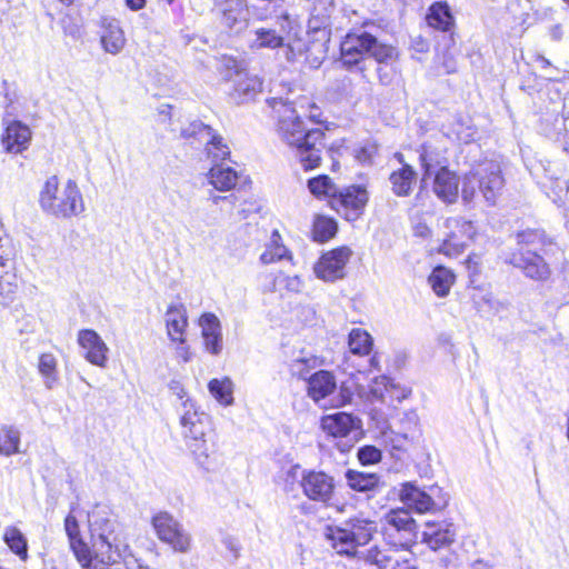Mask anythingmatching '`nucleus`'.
<instances>
[{"label": "nucleus", "mask_w": 569, "mask_h": 569, "mask_svg": "<svg viewBox=\"0 0 569 569\" xmlns=\"http://www.w3.org/2000/svg\"><path fill=\"white\" fill-rule=\"evenodd\" d=\"M358 459L362 465H373L381 460V451L375 446H365L359 449Z\"/></svg>", "instance_id": "52"}, {"label": "nucleus", "mask_w": 569, "mask_h": 569, "mask_svg": "<svg viewBox=\"0 0 569 569\" xmlns=\"http://www.w3.org/2000/svg\"><path fill=\"white\" fill-rule=\"evenodd\" d=\"M249 46L251 49H277L283 46L284 39L282 30H278L271 26L257 27L251 32Z\"/></svg>", "instance_id": "28"}, {"label": "nucleus", "mask_w": 569, "mask_h": 569, "mask_svg": "<svg viewBox=\"0 0 569 569\" xmlns=\"http://www.w3.org/2000/svg\"><path fill=\"white\" fill-rule=\"evenodd\" d=\"M320 116H321V113H320L319 109L316 106H311V110H310L308 118L311 121L319 123V122H321Z\"/></svg>", "instance_id": "61"}, {"label": "nucleus", "mask_w": 569, "mask_h": 569, "mask_svg": "<svg viewBox=\"0 0 569 569\" xmlns=\"http://www.w3.org/2000/svg\"><path fill=\"white\" fill-rule=\"evenodd\" d=\"M122 557H116L113 559L107 560L101 557L92 556V561L88 569H128L126 563L121 562Z\"/></svg>", "instance_id": "50"}, {"label": "nucleus", "mask_w": 569, "mask_h": 569, "mask_svg": "<svg viewBox=\"0 0 569 569\" xmlns=\"http://www.w3.org/2000/svg\"><path fill=\"white\" fill-rule=\"evenodd\" d=\"M209 183L219 191H229L233 189L239 180L238 172L230 168L221 164H214L209 173Z\"/></svg>", "instance_id": "33"}, {"label": "nucleus", "mask_w": 569, "mask_h": 569, "mask_svg": "<svg viewBox=\"0 0 569 569\" xmlns=\"http://www.w3.org/2000/svg\"><path fill=\"white\" fill-rule=\"evenodd\" d=\"M166 327L169 338L173 342L184 343V332L188 326L186 308L182 305H172L168 308L166 316Z\"/></svg>", "instance_id": "26"}, {"label": "nucleus", "mask_w": 569, "mask_h": 569, "mask_svg": "<svg viewBox=\"0 0 569 569\" xmlns=\"http://www.w3.org/2000/svg\"><path fill=\"white\" fill-rule=\"evenodd\" d=\"M283 286L289 292L298 293L303 288V281L298 276H288L283 278Z\"/></svg>", "instance_id": "54"}, {"label": "nucleus", "mask_w": 569, "mask_h": 569, "mask_svg": "<svg viewBox=\"0 0 569 569\" xmlns=\"http://www.w3.org/2000/svg\"><path fill=\"white\" fill-rule=\"evenodd\" d=\"M180 427L184 443L194 461L199 466L206 467L212 453L207 439L208 432L211 430L209 416L201 411L193 401L186 399L182 403Z\"/></svg>", "instance_id": "3"}, {"label": "nucleus", "mask_w": 569, "mask_h": 569, "mask_svg": "<svg viewBox=\"0 0 569 569\" xmlns=\"http://www.w3.org/2000/svg\"><path fill=\"white\" fill-rule=\"evenodd\" d=\"M78 345L83 358L91 365L106 368L108 363L109 347L101 336L92 329H81L77 336Z\"/></svg>", "instance_id": "19"}, {"label": "nucleus", "mask_w": 569, "mask_h": 569, "mask_svg": "<svg viewBox=\"0 0 569 569\" xmlns=\"http://www.w3.org/2000/svg\"><path fill=\"white\" fill-rule=\"evenodd\" d=\"M348 486L359 492L375 491L379 486V477L376 473H365L356 470L346 472Z\"/></svg>", "instance_id": "37"}, {"label": "nucleus", "mask_w": 569, "mask_h": 569, "mask_svg": "<svg viewBox=\"0 0 569 569\" xmlns=\"http://www.w3.org/2000/svg\"><path fill=\"white\" fill-rule=\"evenodd\" d=\"M505 186L499 162L485 160L473 166L461 180V198L470 203L479 191L490 206L496 203Z\"/></svg>", "instance_id": "4"}, {"label": "nucleus", "mask_w": 569, "mask_h": 569, "mask_svg": "<svg viewBox=\"0 0 569 569\" xmlns=\"http://www.w3.org/2000/svg\"><path fill=\"white\" fill-rule=\"evenodd\" d=\"M348 346L353 355L367 356L372 350V337L361 328H355L349 333Z\"/></svg>", "instance_id": "41"}, {"label": "nucleus", "mask_w": 569, "mask_h": 569, "mask_svg": "<svg viewBox=\"0 0 569 569\" xmlns=\"http://www.w3.org/2000/svg\"><path fill=\"white\" fill-rule=\"evenodd\" d=\"M399 497L407 508L418 513L437 512L448 503V498L439 487H430L426 491L412 482L401 486Z\"/></svg>", "instance_id": "8"}, {"label": "nucleus", "mask_w": 569, "mask_h": 569, "mask_svg": "<svg viewBox=\"0 0 569 569\" xmlns=\"http://www.w3.org/2000/svg\"><path fill=\"white\" fill-rule=\"evenodd\" d=\"M360 420L347 412L327 415L321 419L322 430L333 438H348L360 429Z\"/></svg>", "instance_id": "23"}, {"label": "nucleus", "mask_w": 569, "mask_h": 569, "mask_svg": "<svg viewBox=\"0 0 569 569\" xmlns=\"http://www.w3.org/2000/svg\"><path fill=\"white\" fill-rule=\"evenodd\" d=\"M126 4L133 11L142 9L146 4V0H124Z\"/></svg>", "instance_id": "60"}, {"label": "nucleus", "mask_w": 569, "mask_h": 569, "mask_svg": "<svg viewBox=\"0 0 569 569\" xmlns=\"http://www.w3.org/2000/svg\"><path fill=\"white\" fill-rule=\"evenodd\" d=\"M3 541L21 560L26 561L28 559L27 539L17 527L9 526L4 529Z\"/></svg>", "instance_id": "40"}, {"label": "nucleus", "mask_w": 569, "mask_h": 569, "mask_svg": "<svg viewBox=\"0 0 569 569\" xmlns=\"http://www.w3.org/2000/svg\"><path fill=\"white\" fill-rule=\"evenodd\" d=\"M333 12V0H315L311 16L309 19V28L315 31L327 29L328 27L331 26Z\"/></svg>", "instance_id": "34"}, {"label": "nucleus", "mask_w": 569, "mask_h": 569, "mask_svg": "<svg viewBox=\"0 0 569 569\" xmlns=\"http://www.w3.org/2000/svg\"><path fill=\"white\" fill-rule=\"evenodd\" d=\"M171 106L169 104H162L159 107V113L162 116H170Z\"/></svg>", "instance_id": "63"}, {"label": "nucleus", "mask_w": 569, "mask_h": 569, "mask_svg": "<svg viewBox=\"0 0 569 569\" xmlns=\"http://www.w3.org/2000/svg\"><path fill=\"white\" fill-rule=\"evenodd\" d=\"M341 61L345 66L358 64L366 56L372 57L379 63L388 62L396 56V50L377 40L368 32H350L340 44Z\"/></svg>", "instance_id": "6"}, {"label": "nucleus", "mask_w": 569, "mask_h": 569, "mask_svg": "<svg viewBox=\"0 0 569 569\" xmlns=\"http://www.w3.org/2000/svg\"><path fill=\"white\" fill-rule=\"evenodd\" d=\"M152 525L158 538L170 545L176 551L187 552L190 549V536L170 513L156 515Z\"/></svg>", "instance_id": "14"}, {"label": "nucleus", "mask_w": 569, "mask_h": 569, "mask_svg": "<svg viewBox=\"0 0 569 569\" xmlns=\"http://www.w3.org/2000/svg\"><path fill=\"white\" fill-rule=\"evenodd\" d=\"M375 531L376 526L372 521L357 517L341 526L328 527L326 536L338 553L350 556L359 546L367 545Z\"/></svg>", "instance_id": "7"}, {"label": "nucleus", "mask_w": 569, "mask_h": 569, "mask_svg": "<svg viewBox=\"0 0 569 569\" xmlns=\"http://www.w3.org/2000/svg\"><path fill=\"white\" fill-rule=\"evenodd\" d=\"M386 523L401 535L400 545L410 547L417 540V523L407 509H393L385 516Z\"/></svg>", "instance_id": "20"}, {"label": "nucleus", "mask_w": 569, "mask_h": 569, "mask_svg": "<svg viewBox=\"0 0 569 569\" xmlns=\"http://www.w3.org/2000/svg\"><path fill=\"white\" fill-rule=\"evenodd\" d=\"M180 136L184 139H194L206 146L208 158L213 162L226 160L230 156L229 147L223 142V138L211 127L193 121L181 130Z\"/></svg>", "instance_id": "10"}, {"label": "nucleus", "mask_w": 569, "mask_h": 569, "mask_svg": "<svg viewBox=\"0 0 569 569\" xmlns=\"http://www.w3.org/2000/svg\"><path fill=\"white\" fill-rule=\"evenodd\" d=\"M170 391L177 396L179 399H183L186 397V390L183 386L179 381H171L169 383Z\"/></svg>", "instance_id": "58"}, {"label": "nucleus", "mask_w": 569, "mask_h": 569, "mask_svg": "<svg viewBox=\"0 0 569 569\" xmlns=\"http://www.w3.org/2000/svg\"><path fill=\"white\" fill-rule=\"evenodd\" d=\"M441 64L446 73H453L457 71V61L451 54H443Z\"/></svg>", "instance_id": "56"}, {"label": "nucleus", "mask_w": 569, "mask_h": 569, "mask_svg": "<svg viewBox=\"0 0 569 569\" xmlns=\"http://www.w3.org/2000/svg\"><path fill=\"white\" fill-rule=\"evenodd\" d=\"M566 437L569 441V415H568V418H567V423H566Z\"/></svg>", "instance_id": "64"}, {"label": "nucleus", "mask_w": 569, "mask_h": 569, "mask_svg": "<svg viewBox=\"0 0 569 569\" xmlns=\"http://www.w3.org/2000/svg\"><path fill=\"white\" fill-rule=\"evenodd\" d=\"M101 44L104 51L111 54H118L122 51L126 44V37L117 21L112 20L103 24Z\"/></svg>", "instance_id": "31"}, {"label": "nucleus", "mask_w": 569, "mask_h": 569, "mask_svg": "<svg viewBox=\"0 0 569 569\" xmlns=\"http://www.w3.org/2000/svg\"><path fill=\"white\" fill-rule=\"evenodd\" d=\"M223 63L229 71L228 76L232 77L231 71L234 70L233 89L229 92L234 103H247L261 92L262 82L257 76L239 70L237 61L232 58H224Z\"/></svg>", "instance_id": "13"}, {"label": "nucleus", "mask_w": 569, "mask_h": 569, "mask_svg": "<svg viewBox=\"0 0 569 569\" xmlns=\"http://www.w3.org/2000/svg\"><path fill=\"white\" fill-rule=\"evenodd\" d=\"M336 387L335 376L327 370H320L308 379V395L316 402L330 396L336 390Z\"/></svg>", "instance_id": "29"}, {"label": "nucleus", "mask_w": 569, "mask_h": 569, "mask_svg": "<svg viewBox=\"0 0 569 569\" xmlns=\"http://www.w3.org/2000/svg\"><path fill=\"white\" fill-rule=\"evenodd\" d=\"M16 250L11 239L0 229V305L13 302L18 290L14 264Z\"/></svg>", "instance_id": "9"}, {"label": "nucleus", "mask_w": 569, "mask_h": 569, "mask_svg": "<svg viewBox=\"0 0 569 569\" xmlns=\"http://www.w3.org/2000/svg\"><path fill=\"white\" fill-rule=\"evenodd\" d=\"M337 222L328 217L318 216L313 222V234L318 241H327L337 232Z\"/></svg>", "instance_id": "45"}, {"label": "nucleus", "mask_w": 569, "mask_h": 569, "mask_svg": "<svg viewBox=\"0 0 569 569\" xmlns=\"http://www.w3.org/2000/svg\"><path fill=\"white\" fill-rule=\"evenodd\" d=\"M30 141L31 130L20 121L10 122L1 138L2 147L9 153H21L28 149Z\"/></svg>", "instance_id": "25"}, {"label": "nucleus", "mask_w": 569, "mask_h": 569, "mask_svg": "<svg viewBox=\"0 0 569 569\" xmlns=\"http://www.w3.org/2000/svg\"><path fill=\"white\" fill-rule=\"evenodd\" d=\"M280 236L278 231H273L271 236L270 243L267 246L266 250L260 256V261L263 264L273 263L276 261L282 260L288 256L287 248L279 243Z\"/></svg>", "instance_id": "44"}, {"label": "nucleus", "mask_w": 569, "mask_h": 569, "mask_svg": "<svg viewBox=\"0 0 569 569\" xmlns=\"http://www.w3.org/2000/svg\"><path fill=\"white\" fill-rule=\"evenodd\" d=\"M211 396L223 406L233 403V382L229 377L222 379H211L208 383Z\"/></svg>", "instance_id": "39"}, {"label": "nucleus", "mask_w": 569, "mask_h": 569, "mask_svg": "<svg viewBox=\"0 0 569 569\" xmlns=\"http://www.w3.org/2000/svg\"><path fill=\"white\" fill-rule=\"evenodd\" d=\"M553 187L551 188V192L553 194V201L555 202H559V201H562L563 197L568 193L569 191V184L567 182V180L565 179H557L555 182H553Z\"/></svg>", "instance_id": "53"}, {"label": "nucleus", "mask_w": 569, "mask_h": 569, "mask_svg": "<svg viewBox=\"0 0 569 569\" xmlns=\"http://www.w3.org/2000/svg\"><path fill=\"white\" fill-rule=\"evenodd\" d=\"M20 431L12 426L0 429V455L10 457L18 453L20 447Z\"/></svg>", "instance_id": "42"}, {"label": "nucleus", "mask_w": 569, "mask_h": 569, "mask_svg": "<svg viewBox=\"0 0 569 569\" xmlns=\"http://www.w3.org/2000/svg\"><path fill=\"white\" fill-rule=\"evenodd\" d=\"M509 262L522 269L527 277L535 280L547 279L550 274L549 266L543 258L530 249L513 252L509 258Z\"/></svg>", "instance_id": "21"}, {"label": "nucleus", "mask_w": 569, "mask_h": 569, "mask_svg": "<svg viewBox=\"0 0 569 569\" xmlns=\"http://www.w3.org/2000/svg\"><path fill=\"white\" fill-rule=\"evenodd\" d=\"M376 153V148L373 146L371 147H363L359 153L358 159L360 161H368L371 159V157Z\"/></svg>", "instance_id": "59"}, {"label": "nucleus", "mask_w": 569, "mask_h": 569, "mask_svg": "<svg viewBox=\"0 0 569 569\" xmlns=\"http://www.w3.org/2000/svg\"><path fill=\"white\" fill-rule=\"evenodd\" d=\"M89 525L92 540V556L102 559H113L122 557L127 549V545L121 538L119 526L107 507L97 506L89 513Z\"/></svg>", "instance_id": "5"}, {"label": "nucleus", "mask_w": 569, "mask_h": 569, "mask_svg": "<svg viewBox=\"0 0 569 569\" xmlns=\"http://www.w3.org/2000/svg\"><path fill=\"white\" fill-rule=\"evenodd\" d=\"M369 558L371 562L378 567V569H397L396 566H399L398 559H395L392 556L382 551L370 553Z\"/></svg>", "instance_id": "51"}, {"label": "nucleus", "mask_w": 569, "mask_h": 569, "mask_svg": "<svg viewBox=\"0 0 569 569\" xmlns=\"http://www.w3.org/2000/svg\"><path fill=\"white\" fill-rule=\"evenodd\" d=\"M427 22L430 27L448 31L453 24V17L447 2H436L429 8Z\"/></svg>", "instance_id": "36"}, {"label": "nucleus", "mask_w": 569, "mask_h": 569, "mask_svg": "<svg viewBox=\"0 0 569 569\" xmlns=\"http://www.w3.org/2000/svg\"><path fill=\"white\" fill-rule=\"evenodd\" d=\"M368 192L360 186L348 187L331 199V207L348 221L357 220L368 202Z\"/></svg>", "instance_id": "15"}, {"label": "nucleus", "mask_w": 569, "mask_h": 569, "mask_svg": "<svg viewBox=\"0 0 569 569\" xmlns=\"http://www.w3.org/2000/svg\"><path fill=\"white\" fill-rule=\"evenodd\" d=\"M389 180L391 190L396 196L407 197L417 182V172L411 166L403 163L400 169L390 174Z\"/></svg>", "instance_id": "30"}, {"label": "nucleus", "mask_w": 569, "mask_h": 569, "mask_svg": "<svg viewBox=\"0 0 569 569\" xmlns=\"http://www.w3.org/2000/svg\"><path fill=\"white\" fill-rule=\"evenodd\" d=\"M448 142L447 136L438 134L428 139L421 146L419 161L423 171L422 182L432 178L436 170L449 168Z\"/></svg>", "instance_id": "11"}, {"label": "nucleus", "mask_w": 569, "mask_h": 569, "mask_svg": "<svg viewBox=\"0 0 569 569\" xmlns=\"http://www.w3.org/2000/svg\"><path fill=\"white\" fill-rule=\"evenodd\" d=\"M428 530L423 532V541L433 550L447 547L453 542L456 532L452 526L427 525Z\"/></svg>", "instance_id": "32"}, {"label": "nucleus", "mask_w": 569, "mask_h": 569, "mask_svg": "<svg viewBox=\"0 0 569 569\" xmlns=\"http://www.w3.org/2000/svg\"><path fill=\"white\" fill-rule=\"evenodd\" d=\"M308 189L317 198L330 197L333 199L336 193H338L337 186L325 174L309 179Z\"/></svg>", "instance_id": "43"}, {"label": "nucleus", "mask_w": 569, "mask_h": 569, "mask_svg": "<svg viewBox=\"0 0 569 569\" xmlns=\"http://www.w3.org/2000/svg\"><path fill=\"white\" fill-rule=\"evenodd\" d=\"M201 336L206 351L211 355H219L222 351V331L218 317L213 313H203L199 319Z\"/></svg>", "instance_id": "24"}, {"label": "nucleus", "mask_w": 569, "mask_h": 569, "mask_svg": "<svg viewBox=\"0 0 569 569\" xmlns=\"http://www.w3.org/2000/svg\"><path fill=\"white\" fill-rule=\"evenodd\" d=\"M38 371L47 389H53L58 381V360L54 355L41 353L38 361Z\"/></svg>", "instance_id": "38"}, {"label": "nucleus", "mask_w": 569, "mask_h": 569, "mask_svg": "<svg viewBox=\"0 0 569 569\" xmlns=\"http://www.w3.org/2000/svg\"><path fill=\"white\" fill-rule=\"evenodd\" d=\"M39 206L43 212L57 219H71L86 210L78 183L72 179L60 183L57 176L44 181L39 193Z\"/></svg>", "instance_id": "2"}, {"label": "nucleus", "mask_w": 569, "mask_h": 569, "mask_svg": "<svg viewBox=\"0 0 569 569\" xmlns=\"http://www.w3.org/2000/svg\"><path fill=\"white\" fill-rule=\"evenodd\" d=\"M267 103L277 118L276 130L279 138L296 150V157L306 171L317 168L325 148V132L319 128L307 129L291 102L282 98H271Z\"/></svg>", "instance_id": "1"}, {"label": "nucleus", "mask_w": 569, "mask_h": 569, "mask_svg": "<svg viewBox=\"0 0 569 569\" xmlns=\"http://www.w3.org/2000/svg\"><path fill=\"white\" fill-rule=\"evenodd\" d=\"M400 430L410 432L416 439L419 435V416L415 410H408L400 418Z\"/></svg>", "instance_id": "49"}, {"label": "nucleus", "mask_w": 569, "mask_h": 569, "mask_svg": "<svg viewBox=\"0 0 569 569\" xmlns=\"http://www.w3.org/2000/svg\"><path fill=\"white\" fill-rule=\"evenodd\" d=\"M300 487L309 500L329 505L335 497L336 480L325 471L303 470Z\"/></svg>", "instance_id": "12"}, {"label": "nucleus", "mask_w": 569, "mask_h": 569, "mask_svg": "<svg viewBox=\"0 0 569 569\" xmlns=\"http://www.w3.org/2000/svg\"><path fill=\"white\" fill-rule=\"evenodd\" d=\"M317 360L315 357H299L289 363V371L292 377L308 380L310 371L316 368Z\"/></svg>", "instance_id": "46"}, {"label": "nucleus", "mask_w": 569, "mask_h": 569, "mask_svg": "<svg viewBox=\"0 0 569 569\" xmlns=\"http://www.w3.org/2000/svg\"><path fill=\"white\" fill-rule=\"evenodd\" d=\"M517 241L520 246L519 251L536 250L543 244V236L537 230H526L517 234Z\"/></svg>", "instance_id": "47"}, {"label": "nucleus", "mask_w": 569, "mask_h": 569, "mask_svg": "<svg viewBox=\"0 0 569 569\" xmlns=\"http://www.w3.org/2000/svg\"><path fill=\"white\" fill-rule=\"evenodd\" d=\"M178 355L183 358L184 361H189L190 359V351L189 348L186 346H181L178 348Z\"/></svg>", "instance_id": "62"}, {"label": "nucleus", "mask_w": 569, "mask_h": 569, "mask_svg": "<svg viewBox=\"0 0 569 569\" xmlns=\"http://www.w3.org/2000/svg\"><path fill=\"white\" fill-rule=\"evenodd\" d=\"M223 545L226 549H228L231 553V557L236 560L239 557L240 553V546L239 543L232 539V538H226L223 539Z\"/></svg>", "instance_id": "57"}, {"label": "nucleus", "mask_w": 569, "mask_h": 569, "mask_svg": "<svg viewBox=\"0 0 569 569\" xmlns=\"http://www.w3.org/2000/svg\"><path fill=\"white\" fill-rule=\"evenodd\" d=\"M64 529L69 537L70 547L77 559L83 567L92 561L91 549L82 541L80 537L79 523L73 515H68L64 520Z\"/></svg>", "instance_id": "27"}, {"label": "nucleus", "mask_w": 569, "mask_h": 569, "mask_svg": "<svg viewBox=\"0 0 569 569\" xmlns=\"http://www.w3.org/2000/svg\"><path fill=\"white\" fill-rule=\"evenodd\" d=\"M456 281V274L452 270L443 266L436 267L428 277V283L438 297L449 295L452 284Z\"/></svg>", "instance_id": "35"}, {"label": "nucleus", "mask_w": 569, "mask_h": 569, "mask_svg": "<svg viewBox=\"0 0 569 569\" xmlns=\"http://www.w3.org/2000/svg\"><path fill=\"white\" fill-rule=\"evenodd\" d=\"M383 439L392 449L396 450H405L408 443L416 440L410 432L402 430L393 431L391 429L383 432Z\"/></svg>", "instance_id": "48"}, {"label": "nucleus", "mask_w": 569, "mask_h": 569, "mask_svg": "<svg viewBox=\"0 0 569 569\" xmlns=\"http://www.w3.org/2000/svg\"><path fill=\"white\" fill-rule=\"evenodd\" d=\"M352 254L348 247H340L323 253L313 267L317 278L333 282L346 274V266Z\"/></svg>", "instance_id": "16"}, {"label": "nucleus", "mask_w": 569, "mask_h": 569, "mask_svg": "<svg viewBox=\"0 0 569 569\" xmlns=\"http://www.w3.org/2000/svg\"><path fill=\"white\" fill-rule=\"evenodd\" d=\"M432 190L445 203H455L459 197L460 178L449 168L436 170L432 174Z\"/></svg>", "instance_id": "22"}, {"label": "nucleus", "mask_w": 569, "mask_h": 569, "mask_svg": "<svg viewBox=\"0 0 569 569\" xmlns=\"http://www.w3.org/2000/svg\"><path fill=\"white\" fill-rule=\"evenodd\" d=\"M212 11L220 24L230 32H239L246 27V0H214Z\"/></svg>", "instance_id": "17"}, {"label": "nucleus", "mask_w": 569, "mask_h": 569, "mask_svg": "<svg viewBox=\"0 0 569 569\" xmlns=\"http://www.w3.org/2000/svg\"><path fill=\"white\" fill-rule=\"evenodd\" d=\"M446 223L452 231L442 242L439 251L448 257H455L463 251L467 240L473 239L476 228L471 221L461 218H450Z\"/></svg>", "instance_id": "18"}, {"label": "nucleus", "mask_w": 569, "mask_h": 569, "mask_svg": "<svg viewBox=\"0 0 569 569\" xmlns=\"http://www.w3.org/2000/svg\"><path fill=\"white\" fill-rule=\"evenodd\" d=\"M568 119L562 117V124H563V133H559L558 141L562 144V148L566 152L569 153V126L567 124Z\"/></svg>", "instance_id": "55"}]
</instances>
